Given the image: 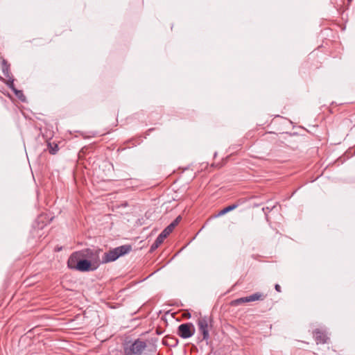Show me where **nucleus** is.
<instances>
[{
	"instance_id": "nucleus-1",
	"label": "nucleus",
	"mask_w": 355,
	"mask_h": 355,
	"mask_svg": "<svg viewBox=\"0 0 355 355\" xmlns=\"http://www.w3.org/2000/svg\"><path fill=\"white\" fill-rule=\"evenodd\" d=\"M131 250V246L128 245H121L110 250L104 254L103 263H108L116 260L119 257L128 254Z\"/></svg>"
},
{
	"instance_id": "nucleus-2",
	"label": "nucleus",
	"mask_w": 355,
	"mask_h": 355,
	"mask_svg": "<svg viewBox=\"0 0 355 355\" xmlns=\"http://www.w3.org/2000/svg\"><path fill=\"white\" fill-rule=\"evenodd\" d=\"M181 216H178L169 225H168L157 237L155 242L150 247V250L153 251L157 249L164 241V240L169 235L173 229L178 225L181 221Z\"/></svg>"
},
{
	"instance_id": "nucleus-3",
	"label": "nucleus",
	"mask_w": 355,
	"mask_h": 355,
	"mask_svg": "<svg viewBox=\"0 0 355 355\" xmlns=\"http://www.w3.org/2000/svg\"><path fill=\"white\" fill-rule=\"evenodd\" d=\"M146 347L144 341L137 339L133 343L124 347V355H141Z\"/></svg>"
},
{
	"instance_id": "nucleus-4",
	"label": "nucleus",
	"mask_w": 355,
	"mask_h": 355,
	"mask_svg": "<svg viewBox=\"0 0 355 355\" xmlns=\"http://www.w3.org/2000/svg\"><path fill=\"white\" fill-rule=\"evenodd\" d=\"M91 253L92 251L89 249L86 250L85 251H80L72 253L67 261L68 267L71 269L77 270L76 263L78 264L80 259L87 257Z\"/></svg>"
},
{
	"instance_id": "nucleus-5",
	"label": "nucleus",
	"mask_w": 355,
	"mask_h": 355,
	"mask_svg": "<svg viewBox=\"0 0 355 355\" xmlns=\"http://www.w3.org/2000/svg\"><path fill=\"white\" fill-rule=\"evenodd\" d=\"M195 333V327L192 323L181 324L178 328V335L186 339L191 338Z\"/></svg>"
},
{
	"instance_id": "nucleus-6",
	"label": "nucleus",
	"mask_w": 355,
	"mask_h": 355,
	"mask_svg": "<svg viewBox=\"0 0 355 355\" xmlns=\"http://www.w3.org/2000/svg\"><path fill=\"white\" fill-rule=\"evenodd\" d=\"M313 338L317 345L320 344H329L330 338L328 336L325 330L320 329H315L313 331Z\"/></svg>"
},
{
	"instance_id": "nucleus-7",
	"label": "nucleus",
	"mask_w": 355,
	"mask_h": 355,
	"mask_svg": "<svg viewBox=\"0 0 355 355\" xmlns=\"http://www.w3.org/2000/svg\"><path fill=\"white\" fill-rule=\"evenodd\" d=\"M198 326L200 333L202 334L203 340H207L209 337L208 318L206 317L200 318L198 320Z\"/></svg>"
},
{
	"instance_id": "nucleus-8",
	"label": "nucleus",
	"mask_w": 355,
	"mask_h": 355,
	"mask_svg": "<svg viewBox=\"0 0 355 355\" xmlns=\"http://www.w3.org/2000/svg\"><path fill=\"white\" fill-rule=\"evenodd\" d=\"M266 297V295L262 293H255L251 295L241 297L236 300L237 303H245V302H251L257 300H264Z\"/></svg>"
},
{
	"instance_id": "nucleus-9",
	"label": "nucleus",
	"mask_w": 355,
	"mask_h": 355,
	"mask_svg": "<svg viewBox=\"0 0 355 355\" xmlns=\"http://www.w3.org/2000/svg\"><path fill=\"white\" fill-rule=\"evenodd\" d=\"M220 216H222V209L218 211L216 215L209 218L205 223V225L210 226L212 230H214L215 229L219 230L220 227V221L217 220L216 218Z\"/></svg>"
},
{
	"instance_id": "nucleus-10",
	"label": "nucleus",
	"mask_w": 355,
	"mask_h": 355,
	"mask_svg": "<svg viewBox=\"0 0 355 355\" xmlns=\"http://www.w3.org/2000/svg\"><path fill=\"white\" fill-rule=\"evenodd\" d=\"M77 270L81 272H86L93 270L94 268H92L91 262L83 258H80L78 264L76 263Z\"/></svg>"
},
{
	"instance_id": "nucleus-11",
	"label": "nucleus",
	"mask_w": 355,
	"mask_h": 355,
	"mask_svg": "<svg viewBox=\"0 0 355 355\" xmlns=\"http://www.w3.org/2000/svg\"><path fill=\"white\" fill-rule=\"evenodd\" d=\"M47 150H49L50 154L55 155L58 151L59 148L57 144L48 142Z\"/></svg>"
},
{
	"instance_id": "nucleus-12",
	"label": "nucleus",
	"mask_w": 355,
	"mask_h": 355,
	"mask_svg": "<svg viewBox=\"0 0 355 355\" xmlns=\"http://www.w3.org/2000/svg\"><path fill=\"white\" fill-rule=\"evenodd\" d=\"M9 87L13 90V92L15 93L16 96L22 101H25V96H24L23 93L20 90H17L15 88L13 87V80L11 81L10 85Z\"/></svg>"
},
{
	"instance_id": "nucleus-13",
	"label": "nucleus",
	"mask_w": 355,
	"mask_h": 355,
	"mask_svg": "<svg viewBox=\"0 0 355 355\" xmlns=\"http://www.w3.org/2000/svg\"><path fill=\"white\" fill-rule=\"evenodd\" d=\"M238 207V205L237 204H232L230 206H227L226 207H224L223 208V215L225 214L226 213H228L232 210H234V209H236V207Z\"/></svg>"
},
{
	"instance_id": "nucleus-14",
	"label": "nucleus",
	"mask_w": 355,
	"mask_h": 355,
	"mask_svg": "<svg viewBox=\"0 0 355 355\" xmlns=\"http://www.w3.org/2000/svg\"><path fill=\"white\" fill-rule=\"evenodd\" d=\"M3 73L7 78H9V69L8 67H3Z\"/></svg>"
},
{
	"instance_id": "nucleus-15",
	"label": "nucleus",
	"mask_w": 355,
	"mask_h": 355,
	"mask_svg": "<svg viewBox=\"0 0 355 355\" xmlns=\"http://www.w3.org/2000/svg\"><path fill=\"white\" fill-rule=\"evenodd\" d=\"M275 288L277 292L280 293L282 291L281 286L279 284H275Z\"/></svg>"
},
{
	"instance_id": "nucleus-16",
	"label": "nucleus",
	"mask_w": 355,
	"mask_h": 355,
	"mask_svg": "<svg viewBox=\"0 0 355 355\" xmlns=\"http://www.w3.org/2000/svg\"><path fill=\"white\" fill-rule=\"evenodd\" d=\"M203 228H205V225H204V226H202V227H201V229H200V230H199V232H201V231H202V230H203Z\"/></svg>"
},
{
	"instance_id": "nucleus-17",
	"label": "nucleus",
	"mask_w": 355,
	"mask_h": 355,
	"mask_svg": "<svg viewBox=\"0 0 355 355\" xmlns=\"http://www.w3.org/2000/svg\"><path fill=\"white\" fill-rule=\"evenodd\" d=\"M203 228H205V225H204V226H202V227H201V229H200V230H199V232H201V231H202V230H203Z\"/></svg>"
},
{
	"instance_id": "nucleus-18",
	"label": "nucleus",
	"mask_w": 355,
	"mask_h": 355,
	"mask_svg": "<svg viewBox=\"0 0 355 355\" xmlns=\"http://www.w3.org/2000/svg\"><path fill=\"white\" fill-rule=\"evenodd\" d=\"M203 228H205V225H204V226H202V227H201V229H200V230H199V232H201V231H202V230H203Z\"/></svg>"
},
{
	"instance_id": "nucleus-19",
	"label": "nucleus",
	"mask_w": 355,
	"mask_h": 355,
	"mask_svg": "<svg viewBox=\"0 0 355 355\" xmlns=\"http://www.w3.org/2000/svg\"><path fill=\"white\" fill-rule=\"evenodd\" d=\"M203 228H205V225H204V226H202V227H201V229H200V230H199V232H201V231H202V230H203Z\"/></svg>"
}]
</instances>
